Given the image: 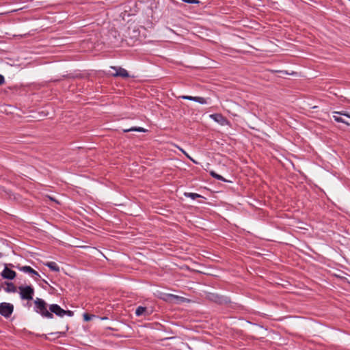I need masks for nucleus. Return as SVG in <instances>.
Wrapping results in <instances>:
<instances>
[{"instance_id":"nucleus-1","label":"nucleus","mask_w":350,"mask_h":350,"mask_svg":"<svg viewBox=\"0 0 350 350\" xmlns=\"http://www.w3.org/2000/svg\"><path fill=\"white\" fill-rule=\"evenodd\" d=\"M34 304L36 305L35 310L36 312L40 314L43 317L48 319H52L53 317V314L47 310L46 304L43 299L37 298L34 301Z\"/></svg>"},{"instance_id":"nucleus-2","label":"nucleus","mask_w":350,"mask_h":350,"mask_svg":"<svg viewBox=\"0 0 350 350\" xmlns=\"http://www.w3.org/2000/svg\"><path fill=\"white\" fill-rule=\"evenodd\" d=\"M19 294L21 299L31 300L34 295V289L31 286H20L18 287Z\"/></svg>"},{"instance_id":"nucleus-3","label":"nucleus","mask_w":350,"mask_h":350,"mask_svg":"<svg viewBox=\"0 0 350 350\" xmlns=\"http://www.w3.org/2000/svg\"><path fill=\"white\" fill-rule=\"evenodd\" d=\"M14 310V306L9 303L3 302L0 304V314L5 318L10 317Z\"/></svg>"},{"instance_id":"nucleus-4","label":"nucleus","mask_w":350,"mask_h":350,"mask_svg":"<svg viewBox=\"0 0 350 350\" xmlns=\"http://www.w3.org/2000/svg\"><path fill=\"white\" fill-rule=\"evenodd\" d=\"M210 117L214 121L218 122L219 124H220L222 126H224V125H228L229 124V121L227 120V118H225L224 116H223L220 113L211 114L210 116Z\"/></svg>"},{"instance_id":"nucleus-5","label":"nucleus","mask_w":350,"mask_h":350,"mask_svg":"<svg viewBox=\"0 0 350 350\" xmlns=\"http://www.w3.org/2000/svg\"><path fill=\"white\" fill-rule=\"evenodd\" d=\"M111 69L114 70L116 71L115 73H113L112 75L113 77H121L123 78H126L129 77V75L126 70L124 68H122L121 67H117V66H111Z\"/></svg>"},{"instance_id":"nucleus-6","label":"nucleus","mask_w":350,"mask_h":350,"mask_svg":"<svg viewBox=\"0 0 350 350\" xmlns=\"http://www.w3.org/2000/svg\"><path fill=\"white\" fill-rule=\"evenodd\" d=\"M50 312L54 313L57 316L63 317L64 316L65 310L62 309L57 304H51L49 306Z\"/></svg>"},{"instance_id":"nucleus-7","label":"nucleus","mask_w":350,"mask_h":350,"mask_svg":"<svg viewBox=\"0 0 350 350\" xmlns=\"http://www.w3.org/2000/svg\"><path fill=\"white\" fill-rule=\"evenodd\" d=\"M1 275L4 279L13 280L16 277V272L5 267Z\"/></svg>"},{"instance_id":"nucleus-8","label":"nucleus","mask_w":350,"mask_h":350,"mask_svg":"<svg viewBox=\"0 0 350 350\" xmlns=\"http://www.w3.org/2000/svg\"><path fill=\"white\" fill-rule=\"evenodd\" d=\"M179 98L185 99V100L195 101V102L199 103L202 105L206 103V100L203 97L191 96H181Z\"/></svg>"},{"instance_id":"nucleus-9","label":"nucleus","mask_w":350,"mask_h":350,"mask_svg":"<svg viewBox=\"0 0 350 350\" xmlns=\"http://www.w3.org/2000/svg\"><path fill=\"white\" fill-rule=\"evenodd\" d=\"M20 270L25 273H29L37 276H40L39 273L29 266H23L20 268Z\"/></svg>"},{"instance_id":"nucleus-10","label":"nucleus","mask_w":350,"mask_h":350,"mask_svg":"<svg viewBox=\"0 0 350 350\" xmlns=\"http://www.w3.org/2000/svg\"><path fill=\"white\" fill-rule=\"evenodd\" d=\"M135 314L139 317L143 314L148 315L149 313L147 311V308L146 307L139 306L135 310Z\"/></svg>"},{"instance_id":"nucleus-11","label":"nucleus","mask_w":350,"mask_h":350,"mask_svg":"<svg viewBox=\"0 0 350 350\" xmlns=\"http://www.w3.org/2000/svg\"><path fill=\"white\" fill-rule=\"evenodd\" d=\"M6 288L5 291L8 293H15L16 292V287L12 282H5Z\"/></svg>"},{"instance_id":"nucleus-12","label":"nucleus","mask_w":350,"mask_h":350,"mask_svg":"<svg viewBox=\"0 0 350 350\" xmlns=\"http://www.w3.org/2000/svg\"><path fill=\"white\" fill-rule=\"evenodd\" d=\"M46 266H47L51 270L54 271H59V267L55 262H48L45 264Z\"/></svg>"},{"instance_id":"nucleus-13","label":"nucleus","mask_w":350,"mask_h":350,"mask_svg":"<svg viewBox=\"0 0 350 350\" xmlns=\"http://www.w3.org/2000/svg\"><path fill=\"white\" fill-rule=\"evenodd\" d=\"M130 131H138V132H144V133L146 131V130L142 127H136V126L131 127L129 129H123L124 133H127V132H130Z\"/></svg>"},{"instance_id":"nucleus-14","label":"nucleus","mask_w":350,"mask_h":350,"mask_svg":"<svg viewBox=\"0 0 350 350\" xmlns=\"http://www.w3.org/2000/svg\"><path fill=\"white\" fill-rule=\"evenodd\" d=\"M170 297L171 298L172 300L177 301H184L185 300V298L174 295H170Z\"/></svg>"},{"instance_id":"nucleus-15","label":"nucleus","mask_w":350,"mask_h":350,"mask_svg":"<svg viewBox=\"0 0 350 350\" xmlns=\"http://www.w3.org/2000/svg\"><path fill=\"white\" fill-rule=\"evenodd\" d=\"M185 195L187 197L191 198L193 200H195V199H196L198 198H200L201 197L200 195H199L198 193H185Z\"/></svg>"},{"instance_id":"nucleus-16","label":"nucleus","mask_w":350,"mask_h":350,"mask_svg":"<svg viewBox=\"0 0 350 350\" xmlns=\"http://www.w3.org/2000/svg\"><path fill=\"white\" fill-rule=\"evenodd\" d=\"M333 118L334 119L335 121L338 122H342V123H345L347 125H350V123L348 122H346L343 118H340V117H338V116H336L335 115L333 116Z\"/></svg>"},{"instance_id":"nucleus-17","label":"nucleus","mask_w":350,"mask_h":350,"mask_svg":"<svg viewBox=\"0 0 350 350\" xmlns=\"http://www.w3.org/2000/svg\"><path fill=\"white\" fill-rule=\"evenodd\" d=\"M211 175L217 180L225 181V179L221 175L217 174L215 172H211Z\"/></svg>"},{"instance_id":"nucleus-18","label":"nucleus","mask_w":350,"mask_h":350,"mask_svg":"<svg viewBox=\"0 0 350 350\" xmlns=\"http://www.w3.org/2000/svg\"><path fill=\"white\" fill-rule=\"evenodd\" d=\"M334 114H338V115H340V116H347V117L350 118V114L347 113V112L343 111H334Z\"/></svg>"},{"instance_id":"nucleus-19","label":"nucleus","mask_w":350,"mask_h":350,"mask_svg":"<svg viewBox=\"0 0 350 350\" xmlns=\"http://www.w3.org/2000/svg\"><path fill=\"white\" fill-rule=\"evenodd\" d=\"M183 1L185 2V3H195V4H198L199 3V1L198 0H182Z\"/></svg>"},{"instance_id":"nucleus-20","label":"nucleus","mask_w":350,"mask_h":350,"mask_svg":"<svg viewBox=\"0 0 350 350\" xmlns=\"http://www.w3.org/2000/svg\"><path fill=\"white\" fill-rule=\"evenodd\" d=\"M73 312L70 310H65L64 315H68L69 317L73 316Z\"/></svg>"},{"instance_id":"nucleus-21","label":"nucleus","mask_w":350,"mask_h":350,"mask_svg":"<svg viewBox=\"0 0 350 350\" xmlns=\"http://www.w3.org/2000/svg\"><path fill=\"white\" fill-rule=\"evenodd\" d=\"M83 319L86 321H90L91 319L90 317L86 313L83 314Z\"/></svg>"},{"instance_id":"nucleus-22","label":"nucleus","mask_w":350,"mask_h":350,"mask_svg":"<svg viewBox=\"0 0 350 350\" xmlns=\"http://www.w3.org/2000/svg\"><path fill=\"white\" fill-rule=\"evenodd\" d=\"M4 77L0 75V85L3 84L4 83Z\"/></svg>"},{"instance_id":"nucleus-23","label":"nucleus","mask_w":350,"mask_h":350,"mask_svg":"<svg viewBox=\"0 0 350 350\" xmlns=\"http://www.w3.org/2000/svg\"><path fill=\"white\" fill-rule=\"evenodd\" d=\"M180 150L184 153L188 158L191 159L190 157L186 153L185 150H183L182 148H180Z\"/></svg>"},{"instance_id":"nucleus-24","label":"nucleus","mask_w":350,"mask_h":350,"mask_svg":"<svg viewBox=\"0 0 350 350\" xmlns=\"http://www.w3.org/2000/svg\"><path fill=\"white\" fill-rule=\"evenodd\" d=\"M49 198H50L51 200L55 201V200H54L53 198L50 197Z\"/></svg>"}]
</instances>
